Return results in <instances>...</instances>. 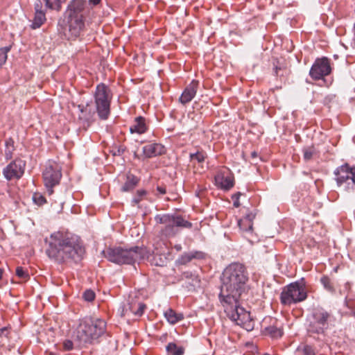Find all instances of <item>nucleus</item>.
I'll return each instance as SVG.
<instances>
[{"label": "nucleus", "instance_id": "f257e3e1", "mask_svg": "<svg viewBox=\"0 0 355 355\" xmlns=\"http://www.w3.org/2000/svg\"><path fill=\"white\" fill-rule=\"evenodd\" d=\"M248 280L245 267L239 263L229 265L221 277L219 301L227 316L248 331L254 329V323L250 312L240 304V299L247 289Z\"/></svg>", "mask_w": 355, "mask_h": 355}, {"label": "nucleus", "instance_id": "f03ea898", "mask_svg": "<svg viewBox=\"0 0 355 355\" xmlns=\"http://www.w3.org/2000/svg\"><path fill=\"white\" fill-rule=\"evenodd\" d=\"M85 252V248L78 236L62 232L51 234L46 250L47 256L58 263L71 260L78 262L83 259Z\"/></svg>", "mask_w": 355, "mask_h": 355}, {"label": "nucleus", "instance_id": "7ed1b4c3", "mask_svg": "<svg viewBox=\"0 0 355 355\" xmlns=\"http://www.w3.org/2000/svg\"><path fill=\"white\" fill-rule=\"evenodd\" d=\"M96 110H94L89 104L85 106L79 105L80 114L78 119L81 122L84 129H87L94 121L96 112L101 120L108 119L110 114V102L112 94L110 89L103 83L97 85L94 95Z\"/></svg>", "mask_w": 355, "mask_h": 355}, {"label": "nucleus", "instance_id": "20e7f679", "mask_svg": "<svg viewBox=\"0 0 355 355\" xmlns=\"http://www.w3.org/2000/svg\"><path fill=\"white\" fill-rule=\"evenodd\" d=\"M103 254L110 262L116 264H133L145 258L146 250L139 246L128 249L121 247L109 248L103 250Z\"/></svg>", "mask_w": 355, "mask_h": 355}, {"label": "nucleus", "instance_id": "39448f33", "mask_svg": "<svg viewBox=\"0 0 355 355\" xmlns=\"http://www.w3.org/2000/svg\"><path fill=\"white\" fill-rule=\"evenodd\" d=\"M105 320L99 318H87L80 324L76 338L80 344L91 343L105 333Z\"/></svg>", "mask_w": 355, "mask_h": 355}, {"label": "nucleus", "instance_id": "423d86ee", "mask_svg": "<svg viewBox=\"0 0 355 355\" xmlns=\"http://www.w3.org/2000/svg\"><path fill=\"white\" fill-rule=\"evenodd\" d=\"M85 0H71L66 10L69 31L74 36L80 34L85 26Z\"/></svg>", "mask_w": 355, "mask_h": 355}, {"label": "nucleus", "instance_id": "0eeeda50", "mask_svg": "<svg viewBox=\"0 0 355 355\" xmlns=\"http://www.w3.org/2000/svg\"><path fill=\"white\" fill-rule=\"evenodd\" d=\"M308 296L305 283L302 279L284 286L280 294V302L284 306H290L306 299Z\"/></svg>", "mask_w": 355, "mask_h": 355}, {"label": "nucleus", "instance_id": "6e6552de", "mask_svg": "<svg viewBox=\"0 0 355 355\" xmlns=\"http://www.w3.org/2000/svg\"><path fill=\"white\" fill-rule=\"evenodd\" d=\"M155 220L159 224L165 226L161 230V234L166 237L173 236L176 234L175 227L191 228L192 223L186 220L181 216L163 214L157 215Z\"/></svg>", "mask_w": 355, "mask_h": 355}, {"label": "nucleus", "instance_id": "1a4fd4ad", "mask_svg": "<svg viewBox=\"0 0 355 355\" xmlns=\"http://www.w3.org/2000/svg\"><path fill=\"white\" fill-rule=\"evenodd\" d=\"M42 178L48 194L52 195L53 188L59 184L62 178L61 167L56 162L49 161L43 171Z\"/></svg>", "mask_w": 355, "mask_h": 355}, {"label": "nucleus", "instance_id": "9d476101", "mask_svg": "<svg viewBox=\"0 0 355 355\" xmlns=\"http://www.w3.org/2000/svg\"><path fill=\"white\" fill-rule=\"evenodd\" d=\"M331 71L329 60L327 58H317L312 64V79L320 80V86L327 85L324 77Z\"/></svg>", "mask_w": 355, "mask_h": 355}, {"label": "nucleus", "instance_id": "9b49d317", "mask_svg": "<svg viewBox=\"0 0 355 355\" xmlns=\"http://www.w3.org/2000/svg\"><path fill=\"white\" fill-rule=\"evenodd\" d=\"M25 166L26 162L24 160L16 159L3 168V176L7 180H19L24 173Z\"/></svg>", "mask_w": 355, "mask_h": 355}, {"label": "nucleus", "instance_id": "f8f14e48", "mask_svg": "<svg viewBox=\"0 0 355 355\" xmlns=\"http://www.w3.org/2000/svg\"><path fill=\"white\" fill-rule=\"evenodd\" d=\"M34 8L35 17L31 27L33 29H36L40 28L46 21V12L47 8H45V6L43 5L40 1L37 0L35 2Z\"/></svg>", "mask_w": 355, "mask_h": 355}, {"label": "nucleus", "instance_id": "ddd939ff", "mask_svg": "<svg viewBox=\"0 0 355 355\" xmlns=\"http://www.w3.org/2000/svg\"><path fill=\"white\" fill-rule=\"evenodd\" d=\"M313 317L315 320V324L318 326L315 327V331L317 333L322 332L327 327V322L329 313L323 309H318L314 310Z\"/></svg>", "mask_w": 355, "mask_h": 355}, {"label": "nucleus", "instance_id": "4468645a", "mask_svg": "<svg viewBox=\"0 0 355 355\" xmlns=\"http://www.w3.org/2000/svg\"><path fill=\"white\" fill-rule=\"evenodd\" d=\"M199 86V81L193 80L184 89L181 96L179 98L180 102L185 105L191 102L195 97L198 88Z\"/></svg>", "mask_w": 355, "mask_h": 355}, {"label": "nucleus", "instance_id": "2eb2a0df", "mask_svg": "<svg viewBox=\"0 0 355 355\" xmlns=\"http://www.w3.org/2000/svg\"><path fill=\"white\" fill-rule=\"evenodd\" d=\"M143 153L147 158H151L164 154L165 148L158 143L149 144L143 147Z\"/></svg>", "mask_w": 355, "mask_h": 355}, {"label": "nucleus", "instance_id": "dca6fc26", "mask_svg": "<svg viewBox=\"0 0 355 355\" xmlns=\"http://www.w3.org/2000/svg\"><path fill=\"white\" fill-rule=\"evenodd\" d=\"M205 258V253L201 251H192L184 252L177 260L180 265H185L193 259H202Z\"/></svg>", "mask_w": 355, "mask_h": 355}, {"label": "nucleus", "instance_id": "f3484780", "mask_svg": "<svg viewBox=\"0 0 355 355\" xmlns=\"http://www.w3.org/2000/svg\"><path fill=\"white\" fill-rule=\"evenodd\" d=\"M146 119L142 116H137L134 121V123L130 127L131 133L141 135L147 131Z\"/></svg>", "mask_w": 355, "mask_h": 355}, {"label": "nucleus", "instance_id": "a211bd4d", "mask_svg": "<svg viewBox=\"0 0 355 355\" xmlns=\"http://www.w3.org/2000/svg\"><path fill=\"white\" fill-rule=\"evenodd\" d=\"M139 179L133 174L128 173L126 176V180L122 186L121 190L123 192H128L135 189L138 184Z\"/></svg>", "mask_w": 355, "mask_h": 355}, {"label": "nucleus", "instance_id": "6ab92c4d", "mask_svg": "<svg viewBox=\"0 0 355 355\" xmlns=\"http://www.w3.org/2000/svg\"><path fill=\"white\" fill-rule=\"evenodd\" d=\"M216 181L225 190L230 189L234 184V178L231 175H218L216 178Z\"/></svg>", "mask_w": 355, "mask_h": 355}, {"label": "nucleus", "instance_id": "aec40b11", "mask_svg": "<svg viewBox=\"0 0 355 355\" xmlns=\"http://www.w3.org/2000/svg\"><path fill=\"white\" fill-rule=\"evenodd\" d=\"M164 317L171 324H175L184 319V315L182 313H177L172 309H168L164 312Z\"/></svg>", "mask_w": 355, "mask_h": 355}, {"label": "nucleus", "instance_id": "412c9836", "mask_svg": "<svg viewBox=\"0 0 355 355\" xmlns=\"http://www.w3.org/2000/svg\"><path fill=\"white\" fill-rule=\"evenodd\" d=\"M146 306L142 302H132L129 304L130 311L135 316L140 317L143 315Z\"/></svg>", "mask_w": 355, "mask_h": 355}, {"label": "nucleus", "instance_id": "4be33fe9", "mask_svg": "<svg viewBox=\"0 0 355 355\" xmlns=\"http://www.w3.org/2000/svg\"><path fill=\"white\" fill-rule=\"evenodd\" d=\"M263 333L265 335H268L272 338H278L283 335V331L280 327L275 325H270L264 329Z\"/></svg>", "mask_w": 355, "mask_h": 355}, {"label": "nucleus", "instance_id": "5701e85b", "mask_svg": "<svg viewBox=\"0 0 355 355\" xmlns=\"http://www.w3.org/2000/svg\"><path fill=\"white\" fill-rule=\"evenodd\" d=\"M5 157L7 160L11 159L15 150L14 140L12 138L7 139L5 141Z\"/></svg>", "mask_w": 355, "mask_h": 355}, {"label": "nucleus", "instance_id": "b1692460", "mask_svg": "<svg viewBox=\"0 0 355 355\" xmlns=\"http://www.w3.org/2000/svg\"><path fill=\"white\" fill-rule=\"evenodd\" d=\"M167 352L171 355H183L184 349L174 343H169L166 347Z\"/></svg>", "mask_w": 355, "mask_h": 355}, {"label": "nucleus", "instance_id": "393cba45", "mask_svg": "<svg viewBox=\"0 0 355 355\" xmlns=\"http://www.w3.org/2000/svg\"><path fill=\"white\" fill-rule=\"evenodd\" d=\"M147 195V191L144 189L137 190L135 196L133 197L131 201L132 206H139V204L141 200L145 199Z\"/></svg>", "mask_w": 355, "mask_h": 355}, {"label": "nucleus", "instance_id": "a878e982", "mask_svg": "<svg viewBox=\"0 0 355 355\" xmlns=\"http://www.w3.org/2000/svg\"><path fill=\"white\" fill-rule=\"evenodd\" d=\"M255 218V214L252 213H249L246 214L243 218L240 219L238 221L239 225H242L243 223H247L248 229H252L253 226V220Z\"/></svg>", "mask_w": 355, "mask_h": 355}, {"label": "nucleus", "instance_id": "bb28decb", "mask_svg": "<svg viewBox=\"0 0 355 355\" xmlns=\"http://www.w3.org/2000/svg\"><path fill=\"white\" fill-rule=\"evenodd\" d=\"M207 158V154L203 151H197L195 153L190 154V159L191 162L196 161L198 163H202Z\"/></svg>", "mask_w": 355, "mask_h": 355}, {"label": "nucleus", "instance_id": "cd10ccee", "mask_svg": "<svg viewBox=\"0 0 355 355\" xmlns=\"http://www.w3.org/2000/svg\"><path fill=\"white\" fill-rule=\"evenodd\" d=\"M16 275L21 280L26 282L30 279V275L27 270L21 266L16 268Z\"/></svg>", "mask_w": 355, "mask_h": 355}, {"label": "nucleus", "instance_id": "c85d7f7f", "mask_svg": "<svg viewBox=\"0 0 355 355\" xmlns=\"http://www.w3.org/2000/svg\"><path fill=\"white\" fill-rule=\"evenodd\" d=\"M10 46L0 48V68L3 64H5L8 58L7 54L10 51Z\"/></svg>", "mask_w": 355, "mask_h": 355}, {"label": "nucleus", "instance_id": "c756f323", "mask_svg": "<svg viewBox=\"0 0 355 355\" xmlns=\"http://www.w3.org/2000/svg\"><path fill=\"white\" fill-rule=\"evenodd\" d=\"M320 282L324 286V287L330 292H334V288L331 284L330 279L327 277L324 276L320 279Z\"/></svg>", "mask_w": 355, "mask_h": 355}, {"label": "nucleus", "instance_id": "7c9ffc66", "mask_svg": "<svg viewBox=\"0 0 355 355\" xmlns=\"http://www.w3.org/2000/svg\"><path fill=\"white\" fill-rule=\"evenodd\" d=\"M33 200L37 205H42L46 202L45 198L40 193H34Z\"/></svg>", "mask_w": 355, "mask_h": 355}, {"label": "nucleus", "instance_id": "2f4dec72", "mask_svg": "<svg viewBox=\"0 0 355 355\" xmlns=\"http://www.w3.org/2000/svg\"><path fill=\"white\" fill-rule=\"evenodd\" d=\"M83 298L87 302H92L95 298V293L92 290H87L83 293Z\"/></svg>", "mask_w": 355, "mask_h": 355}, {"label": "nucleus", "instance_id": "473e14b6", "mask_svg": "<svg viewBox=\"0 0 355 355\" xmlns=\"http://www.w3.org/2000/svg\"><path fill=\"white\" fill-rule=\"evenodd\" d=\"M297 351L298 352H302L304 355H310L311 354V347L308 345H300Z\"/></svg>", "mask_w": 355, "mask_h": 355}, {"label": "nucleus", "instance_id": "72a5a7b5", "mask_svg": "<svg viewBox=\"0 0 355 355\" xmlns=\"http://www.w3.org/2000/svg\"><path fill=\"white\" fill-rule=\"evenodd\" d=\"M241 196V192H237L236 193H235L232 196V199L234 200L233 205H234V207H235L236 208L240 207V205H241L240 202H239V198Z\"/></svg>", "mask_w": 355, "mask_h": 355}, {"label": "nucleus", "instance_id": "f704fd0d", "mask_svg": "<svg viewBox=\"0 0 355 355\" xmlns=\"http://www.w3.org/2000/svg\"><path fill=\"white\" fill-rule=\"evenodd\" d=\"M73 342L70 340H66L63 343V347L65 350H71L73 349Z\"/></svg>", "mask_w": 355, "mask_h": 355}, {"label": "nucleus", "instance_id": "c9c22d12", "mask_svg": "<svg viewBox=\"0 0 355 355\" xmlns=\"http://www.w3.org/2000/svg\"><path fill=\"white\" fill-rule=\"evenodd\" d=\"M9 330L8 327H3L0 329V336L1 337H8Z\"/></svg>", "mask_w": 355, "mask_h": 355}, {"label": "nucleus", "instance_id": "e433bc0d", "mask_svg": "<svg viewBox=\"0 0 355 355\" xmlns=\"http://www.w3.org/2000/svg\"><path fill=\"white\" fill-rule=\"evenodd\" d=\"M157 191L159 194L164 195L166 193V189L165 187L163 186H157L156 188Z\"/></svg>", "mask_w": 355, "mask_h": 355}, {"label": "nucleus", "instance_id": "4c0bfd02", "mask_svg": "<svg viewBox=\"0 0 355 355\" xmlns=\"http://www.w3.org/2000/svg\"><path fill=\"white\" fill-rule=\"evenodd\" d=\"M304 159L306 161H309L311 159V151H309L308 149H305L304 150Z\"/></svg>", "mask_w": 355, "mask_h": 355}, {"label": "nucleus", "instance_id": "58836bf2", "mask_svg": "<svg viewBox=\"0 0 355 355\" xmlns=\"http://www.w3.org/2000/svg\"><path fill=\"white\" fill-rule=\"evenodd\" d=\"M240 229L243 232H251L252 229H248L247 223H243L242 225H239Z\"/></svg>", "mask_w": 355, "mask_h": 355}, {"label": "nucleus", "instance_id": "ea45409f", "mask_svg": "<svg viewBox=\"0 0 355 355\" xmlns=\"http://www.w3.org/2000/svg\"><path fill=\"white\" fill-rule=\"evenodd\" d=\"M101 2V0H89V4L96 6Z\"/></svg>", "mask_w": 355, "mask_h": 355}, {"label": "nucleus", "instance_id": "a19ab883", "mask_svg": "<svg viewBox=\"0 0 355 355\" xmlns=\"http://www.w3.org/2000/svg\"><path fill=\"white\" fill-rule=\"evenodd\" d=\"M257 156H258V155H257V152H255V151L252 152V153H251V157H252V159H254V158H257Z\"/></svg>", "mask_w": 355, "mask_h": 355}, {"label": "nucleus", "instance_id": "79ce46f5", "mask_svg": "<svg viewBox=\"0 0 355 355\" xmlns=\"http://www.w3.org/2000/svg\"><path fill=\"white\" fill-rule=\"evenodd\" d=\"M194 281H195V283L193 284V286H196L197 284H198L200 283V280H199V279H198V277H195Z\"/></svg>", "mask_w": 355, "mask_h": 355}, {"label": "nucleus", "instance_id": "37998d69", "mask_svg": "<svg viewBox=\"0 0 355 355\" xmlns=\"http://www.w3.org/2000/svg\"><path fill=\"white\" fill-rule=\"evenodd\" d=\"M319 183H320L319 180H315V186H316L318 189H319Z\"/></svg>", "mask_w": 355, "mask_h": 355}, {"label": "nucleus", "instance_id": "c03bdc74", "mask_svg": "<svg viewBox=\"0 0 355 355\" xmlns=\"http://www.w3.org/2000/svg\"><path fill=\"white\" fill-rule=\"evenodd\" d=\"M175 248L177 250H180L182 249V247L180 245H177L175 246Z\"/></svg>", "mask_w": 355, "mask_h": 355}, {"label": "nucleus", "instance_id": "a18cd8bd", "mask_svg": "<svg viewBox=\"0 0 355 355\" xmlns=\"http://www.w3.org/2000/svg\"><path fill=\"white\" fill-rule=\"evenodd\" d=\"M345 303H346L347 306H348L349 308H351V307H352V306H351V304H349V301L346 300V301H345Z\"/></svg>", "mask_w": 355, "mask_h": 355}, {"label": "nucleus", "instance_id": "49530a36", "mask_svg": "<svg viewBox=\"0 0 355 355\" xmlns=\"http://www.w3.org/2000/svg\"><path fill=\"white\" fill-rule=\"evenodd\" d=\"M3 272V269H1V268H0V279H1V278H2Z\"/></svg>", "mask_w": 355, "mask_h": 355}, {"label": "nucleus", "instance_id": "de8ad7c7", "mask_svg": "<svg viewBox=\"0 0 355 355\" xmlns=\"http://www.w3.org/2000/svg\"><path fill=\"white\" fill-rule=\"evenodd\" d=\"M48 355H56V354H54V353H53V352H50V353H49V354H48Z\"/></svg>", "mask_w": 355, "mask_h": 355}, {"label": "nucleus", "instance_id": "09e8293b", "mask_svg": "<svg viewBox=\"0 0 355 355\" xmlns=\"http://www.w3.org/2000/svg\"><path fill=\"white\" fill-rule=\"evenodd\" d=\"M277 69H278V68L275 67V73H276L277 75Z\"/></svg>", "mask_w": 355, "mask_h": 355}, {"label": "nucleus", "instance_id": "8fccbe9b", "mask_svg": "<svg viewBox=\"0 0 355 355\" xmlns=\"http://www.w3.org/2000/svg\"><path fill=\"white\" fill-rule=\"evenodd\" d=\"M119 151H122V152H123V151H124V149H119Z\"/></svg>", "mask_w": 355, "mask_h": 355}, {"label": "nucleus", "instance_id": "3c124183", "mask_svg": "<svg viewBox=\"0 0 355 355\" xmlns=\"http://www.w3.org/2000/svg\"><path fill=\"white\" fill-rule=\"evenodd\" d=\"M119 151H122V152H123V151H124V149H119Z\"/></svg>", "mask_w": 355, "mask_h": 355}, {"label": "nucleus", "instance_id": "603ef678", "mask_svg": "<svg viewBox=\"0 0 355 355\" xmlns=\"http://www.w3.org/2000/svg\"><path fill=\"white\" fill-rule=\"evenodd\" d=\"M119 151H122V152H123V151H124V149H119Z\"/></svg>", "mask_w": 355, "mask_h": 355}, {"label": "nucleus", "instance_id": "864d4df0", "mask_svg": "<svg viewBox=\"0 0 355 355\" xmlns=\"http://www.w3.org/2000/svg\"><path fill=\"white\" fill-rule=\"evenodd\" d=\"M354 316L355 317V312L353 313Z\"/></svg>", "mask_w": 355, "mask_h": 355}, {"label": "nucleus", "instance_id": "5fc2aeb1", "mask_svg": "<svg viewBox=\"0 0 355 355\" xmlns=\"http://www.w3.org/2000/svg\"><path fill=\"white\" fill-rule=\"evenodd\" d=\"M264 355H269V354H265Z\"/></svg>", "mask_w": 355, "mask_h": 355}]
</instances>
